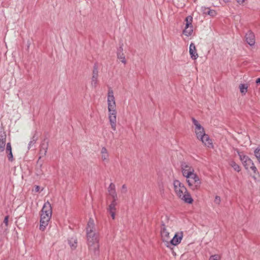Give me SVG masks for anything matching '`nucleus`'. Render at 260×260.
<instances>
[{"mask_svg":"<svg viewBox=\"0 0 260 260\" xmlns=\"http://www.w3.org/2000/svg\"><path fill=\"white\" fill-rule=\"evenodd\" d=\"M86 237L89 251L96 253L100 248L99 235L96 233L93 219H89L87 224Z\"/></svg>","mask_w":260,"mask_h":260,"instance_id":"1","label":"nucleus"},{"mask_svg":"<svg viewBox=\"0 0 260 260\" xmlns=\"http://www.w3.org/2000/svg\"><path fill=\"white\" fill-rule=\"evenodd\" d=\"M108 119H109L111 129L116 131L117 110L116 104L112 89H109L107 92Z\"/></svg>","mask_w":260,"mask_h":260,"instance_id":"2","label":"nucleus"},{"mask_svg":"<svg viewBox=\"0 0 260 260\" xmlns=\"http://www.w3.org/2000/svg\"><path fill=\"white\" fill-rule=\"evenodd\" d=\"M192 121L193 125V131L196 134L197 139L200 140L204 146L209 148H213V142H212L210 137L206 134L204 127L202 126L200 122L194 118H192Z\"/></svg>","mask_w":260,"mask_h":260,"instance_id":"3","label":"nucleus"},{"mask_svg":"<svg viewBox=\"0 0 260 260\" xmlns=\"http://www.w3.org/2000/svg\"><path fill=\"white\" fill-rule=\"evenodd\" d=\"M173 188L176 196L180 200L186 203H192L193 199L183 183L178 180H175L173 181Z\"/></svg>","mask_w":260,"mask_h":260,"instance_id":"4","label":"nucleus"},{"mask_svg":"<svg viewBox=\"0 0 260 260\" xmlns=\"http://www.w3.org/2000/svg\"><path fill=\"white\" fill-rule=\"evenodd\" d=\"M52 216L51 205L49 202L44 203L43 209L40 213V229L41 231H44L48 225Z\"/></svg>","mask_w":260,"mask_h":260,"instance_id":"5","label":"nucleus"},{"mask_svg":"<svg viewBox=\"0 0 260 260\" xmlns=\"http://www.w3.org/2000/svg\"><path fill=\"white\" fill-rule=\"evenodd\" d=\"M238 154L243 166L245 167V169L249 171L252 172L254 174H256L257 172V169L252 159L243 152H238Z\"/></svg>","mask_w":260,"mask_h":260,"instance_id":"6","label":"nucleus"},{"mask_svg":"<svg viewBox=\"0 0 260 260\" xmlns=\"http://www.w3.org/2000/svg\"><path fill=\"white\" fill-rule=\"evenodd\" d=\"M186 178L187 184L190 189L196 190L200 189L201 180L199 176L196 173L184 177Z\"/></svg>","mask_w":260,"mask_h":260,"instance_id":"7","label":"nucleus"},{"mask_svg":"<svg viewBox=\"0 0 260 260\" xmlns=\"http://www.w3.org/2000/svg\"><path fill=\"white\" fill-rule=\"evenodd\" d=\"M173 223H169L167 225H163L161 230V236L163 242L169 243L170 240V230L173 228Z\"/></svg>","mask_w":260,"mask_h":260,"instance_id":"8","label":"nucleus"},{"mask_svg":"<svg viewBox=\"0 0 260 260\" xmlns=\"http://www.w3.org/2000/svg\"><path fill=\"white\" fill-rule=\"evenodd\" d=\"M193 18L192 17L189 15L185 18V27L183 30V34L185 36L189 37L193 33Z\"/></svg>","mask_w":260,"mask_h":260,"instance_id":"9","label":"nucleus"},{"mask_svg":"<svg viewBox=\"0 0 260 260\" xmlns=\"http://www.w3.org/2000/svg\"><path fill=\"white\" fill-rule=\"evenodd\" d=\"M181 172L183 177L196 174L192 165L188 163L183 162L181 165Z\"/></svg>","mask_w":260,"mask_h":260,"instance_id":"10","label":"nucleus"},{"mask_svg":"<svg viewBox=\"0 0 260 260\" xmlns=\"http://www.w3.org/2000/svg\"><path fill=\"white\" fill-rule=\"evenodd\" d=\"M183 237L182 231H179L174 235L172 239L169 240V243L174 246H176L181 243Z\"/></svg>","mask_w":260,"mask_h":260,"instance_id":"11","label":"nucleus"},{"mask_svg":"<svg viewBox=\"0 0 260 260\" xmlns=\"http://www.w3.org/2000/svg\"><path fill=\"white\" fill-rule=\"evenodd\" d=\"M7 135L4 130H0V152L4 151L6 145Z\"/></svg>","mask_w":260,"mask_h":260,"instance_id":"12","label":"nucleus"},{"mask_svg":"<svg viewBox=\"0 0 260 260\" xmlns=\"http://www.w3.org/2000/svg\"><path fill=\"white\" fill-rule=\"evenodd\" d=\"M100 157L101 159H102L104 163H108L109 162V153H108L107 149L105 147H103L101 148Z\"/></svg>","mask_w":260,"mask_h":260,"instance_id":"13","label":"nucleus"},{"mask_svg":"<svg viewBox=\"0 0 260 260\" xmlns=\"http://www.w3.org/2000/svg\"><path fill=\"white\" fill-rule=\"evenodd\" d=\"M245 41L249 45L251 46L254 45L255 43L254 34L251 31H248L245 35Z\"/></svg>","mask_w":260,"mask_h":260,"instance_id":"14","label":"nucleus"},{"mask_svg":"<svg viewBox=\"0 0 260 260\" xmlns=\"http://www.w3.org/2000/svg\"><path fill=\"white\" fill-rule=\"evenodd\" d=\"M116 201L117 200H113L110 204L109 208H108V211H109L111 217H112L113 219H115V211L116 210L115 207L117 205Z\"/></svg>","mask_w":260,"mask_h":260,"instance_id":"15","label":"nucleus"},{"mask_svg":"<svg viewBox=\"0 0 260 260\" xmlns=\"http://www.w3.org/2000/svg\"><path fill=\"white\" fill-rule=\"evenodd\" d=\"M189 54L190 57L192 59L196 60L198 57V55L197 52L196 45L193 43H191L189 46Z\"/></svg>","mask_w":260,"mask_h":260,"instance_id":"16","label":"nucleus"},{"mask_svg":"<svg viewBox=\"0 0 260 260\" xmlns=\"http://www.w3.org/2000/svg\"><path fill=\"white\" fill-rule=\"evenodd\" d=\"M202 12L204 14L214 17L217 15V12L213 9H210L208 8L204 7L202 8Z\"/></svg>","mask_w":260,"mask_h":260,"instance_id":"17","label":"nucleus"},{"mask_svg":"<svg viewBox=\"0 0 260 260\" xmlns=\"http://www.w3.org/2000/svg\"><path fill=\"white\" fill-rule=\"evenodd\" d=\"M109 192L110 196L113 198V200H117V193L115 190V186L113 184H110L109 187Z\"/></svg>","mask_w":260,"mask_h":260,"instance_id":"18","label":"nucleus"},{"mask_svg":"<svg viewBox=\"0 0 260 260\" xmlns=\"http://www.w3.org/2000/svg\"><path fill=\"white\" fill-rule=\"evenodd\" d=\"M6 151L7 154H8L9 160L10 161L13 160V156L12 153V150L11 149V145L10 142L7 143Z\"/></svg>","mask_w":260,"mask_h":260,"instance_id":"19","label":"nucleus"},{"mask_svg":"<svg viewBox=\"0 0 260 260\" xmlns=\"http://www.w3.org/2000/svg\"><path fill=\"white\" fill-rule=\"evenodd\" d=\"M248 85L245 84H240L239 86V90L242 95H245L246 93L248 91Z\"/></svg>","mask_w":260,"mask_h":260,"instance_id":"20","label":"nucleus"},{"mask_svg":"<svg viewBox=\"0 0 260 260\" xmlns=\"http://www.w3.org/2000/svg\"><path fill=\"white\" fill-rule=\"evenodd\" d=\"M117 58L120 60L121 63L125 64L126 63V60L125 58V55L122 52L117 53Z\"/></svg>","mask_w":260,"mask_h":260,"instance_id":"21","label":"nucleus"},{"mask_svg":"<svg viewBox=\"0 0 260 260\" xmlns=\"http://www.w3.org/2000/svg\"><path fill=\"white\" fill-rule=\"evenodd\" d=\"M98 76H92L91 81H90V84L92 87H96L98 83Z\"/></svg>","mask_w":260,"mask_h":260,"instance_id":"22","label":"nucleus"},{"mask_svg":"<svg viewBox=\"0 0 260 260\" xmlns=\"http://www.w3.org/2000/svg\"><path fill=\"white\" fill-rule=\"evenodd\" d=\"M255 156L260 163V147L255 148L254 151Z\"/></svg>","mask_w":260,"mask_h":260,"instance_id":"23","label":"nucleus"},{"mask_svg":"<svg viewBox=\"0 0 260 260\" xmlns=\"http://www.w3.org/2000/svg\"><path fill=\"white\" fill-rule=\"evenodd\" d=\"M231 166L237 172H239L241 170L239 166L234 161L231 162Z\"/></svg>","mask_w":260,"mask_h":260,"instance_id":"24","label":"nucleus"},{"mask_svg":"<svg viewBox=\"0 0 260 260\" xmlns=\"http://www.w3.org/2000/svg\"><path fill=\"white\" fill-rule=\"evenodd\" d=\"M221 256L219 254H214L210 257L209 260H220Z\"/></svg>","mask_w":260,"mask_h":260,"instance_id":"25","label":"nucleus"},{"mask_svg":"<svg viewBox=\"0 0 260 260\" xmlns=\"http://www.w3.org/2000/svg\"><path fill=\"white\" fill-rule=\"evenodd\" d=\"M92 76H98V70L97 65L93 66Z\"/></svg>","mask_w":260,"mask_h":260,"instance_id":"26","label":"nucleus"},{"mask_svg":"<svg viewBox=\"0 0 260 260\" xmlns=\"http://www.w3.org/2000/svg\"><path fill=\"white\" fill-rule=\"evenodd\" d=\"M214 202L215 204H216V205L220 204V202H221V200H220V197L218 196H215V197L214 198Z\"/></svg>","mask_w":260,"mask_h":260,"instance_id":"27","label":"nucleus"},{"mask_svg":"<svg viewBox=\"0 0 260 260\" xmlns=\"http://www.w3.org/2000/svg\"><path fill=\"white\" fill-rule=\"evenodd\" d=\"M40 190V186L39 185H35L32 191L35 192H38Z\"/></svg>","mask_w":260,"mask_h":260,"instance_id":"28","label":"nucleus"},{"mask_svg":"<svg viewBox=\"0 0 260 260\" xmlns=\"http://www.w3.org/2000/svg\"><path fill=\"white\" fill-rule=\"evenodd\" d=\"M4 224L6 225V226H8V223L9 222V216H7L4 218Z\"/></svg>","mask_w":260,"mask_h":260,"instance_id":"29","label":"nucleus"},{"mask_svg":"<svg viewBox=\"0 0 260 260\" xmlns=\"http://www.w3.org/2000/svg\"><path fill=\"white\" fill-rule=\"evenodd\" d=\"M69 243H70V245H71V246L72 249H75L76 248V243H77L76 240H75L74 243L71 244V242H70Z\"/></svg>","mask_w":260,"mask_h":260,"instance_id":"30","label":"nucleus"},{"mask_svg":"<svg viewBox=\"0 0 260 260\" xmlns=\"http://www.w3.org/2000/svg\"><path fill=\"white\" fill-rule=\"evenodd\" d=\"M237 1V2L239 5H243L244 3H245V1L246 0H236Z\"/></svg>","mask_w":260,"mask_h":260,"instance_id":"31","label":"nucleus"},{"mask_svg":"<svg viewBox=\"0 0 260 260\" xmlns=\"http://www.w3.org/2000/svg\"><path fill=\"white\" fill-rule=\"evenodd\" d=\"M255 83L257 84H260V78H259L256 79V80H255Z\"/></svg>","mask_w":260,"mask_h":260,"instance_id":"32","label":"nucleus"}]
</instances>
